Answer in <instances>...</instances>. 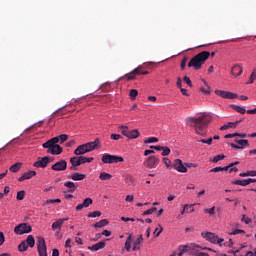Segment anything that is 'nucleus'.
<instances>
[{
    "instance_id": "5701e85b",
    "label": "nucleus",
    "mask_w": 256,
    "mask_h": 256,
    "mask_svg": "<svg viewBox=\"0 0 256 256\" xmlns=\"http://www.w3.org/2000/svg\"><path fill=\"white\" fill-rule=\"evenodd\" d=\"M201 81L205 85V87L200 88L201 93H204L205 95H209L211 93L209 91V89H211V86H209V84L207 83V81L205 79H201Z\"/></svg>"
},
{
    "instance_id": "39448f33",
    "label": "nucleus",
    "mask_w": 256,
    "mask_h": 256,
    "mask_svg": "<svg viewBox=\"0 0 256 256\" xmlns=\"http://www.w3.org/2000/svg\"><path fill=\"white\" fill-rule=\"evenodd\" d=\"M101 160L103 163L106 164L123 163L125 161V159H123V157L121 156L111 155L107 153L103 154Z\"/></svg>"
},
{
    "instance_id": "aec40b11",
    "label": "nucleus",
    "mask_w": 256,
    "mask_h": 256,
    "mask_svg": "<svg viewBox=\"0 0 256 256\" xmlns=\"http://www.w3.org/2000/svg\"><path fill=\"white\" fill-rule=\"evenodd\" d=\"M139 73H140L139 68H135L134 70H132L130 73L124 75L123 77H126L127 81H133Z\"/></svg>"
},
{
    "instance_id": "e433bc0d",
    "label": "nucleus",
    "mask_w": 256,
    "mask_h": 256,
    "mask_svg": "<svg viewBox=\"0 0 256 256\" xmlns=\"http://www.w3.org/2000/svg\"><path fill=\"white\" fill-rule=\"evenodd\" d=\"M54 139H58V143L60 141L61 144L65 143V141H67V139H69V135L67 134H61L57 137H54Z\"/></svg>"
},
{
    "instance_id": "13d9d810",
    "label": "nucleus",
    "mask_w": 256,
    "mask_h": 256,
    "mask_svg": "<svg viewBox=\"0 0 256 256\" xmlns=\"http://www.w3.org/2000/svg\"><path fill=\"white\" fill-rule=\"evenodd\" d=\"M180 251L185 254L187 253V251H189V246H180Z\"/></svg>"
},
{
    "instance_id": "dca6fc26",
    "label": "nucleus",
    "mask_w": 256,
    "mask_h": 256,
    "mask_svg": "<svg viewBox=\"0 0 256 256\" xmlns=\"http://www.w3.org/2000/svg\"><path fill=\"white\" fill-rule=\"evenodd\" d=\"M243 73V66L241 64H235L231 69V75L233 77H239V75H242Z\"/></svg>"
},
{
    "instance_id": "423d86ee",
    "label": "nucleus",
    "mask_w": 256,
    "mask_h": 256,
    "mask_svg": "<svg viewBox=\"0 0 256 256\" xmlns=\"http://www.w3.org/2000/svg\"><path fill=\"white\" fill-rule=\"evenodd\" d=\"M31 231H33V228L27 223H21L14 228L16 235H25V233H31Z\"/></svg>"
},
{
    "instance_id": "ddd939ff",
    "label": "nucleus",
    "mask_w": 256,
    "mask_h": 256,
    "mask_svg": "<svg viewBox=\"0 0 256 256\" xmlns=\"http://www.w3.org/2000/svg\"><path fill=\"white\" fill-rule=\"evenodd\" d=\"M173 167L176 169V171H178V173H187V166L183 164L181 159H175Z\"/></svg>"
},
{
    "instance_id": "b1692460",
    "label": "nucleus",
    "mask_w": 256,
    "mask_h": 256,
    "mask_svg": "<svg viewBox=\"0 0 256 256\" xmlns=\"http://www.w3.org/2000/svg\"><path fill=\"white\" fill-rule=\"evenodd\" d=\"M109 225V221L107 219H102L98 222H96L93 227H95L96 229H101V227H105Z\"/></svg>"
},
{
    "instance_id": "1a4fd4ad",
    "label": "nucleus",
    "mask_w": 256,
    "mask_h": 256,
    "mask_svg": "<svg viewBox=\"0 0 256 256\" xmlns=\"http://www.w3.org/2000/svg\"><path fill=\"white\" fill-rule=\"evenodd\" d=\"M57 143H59V138H52L45 143L42 144L44 149H47V153L53 155V149L56 147Z\"/></svg>"
},
{
    "instance_id": "603ef678",
    "label": "nucleus",
    "mask_w": 256,
    "mask_h": 256,
    "mask_svg": "<svg viewBox=\"0 0 256 256\" xmlns=\"http://www.w3.org/2000/svg\"><path fill=\"white\" fill-rule=\"evenodd\" d=\"M110 139H113V141H119V139H123V136L120 134H111Z\"/></svg>"
},
{
    "instance_id": "de8ad7c7",
    "label": "nucleus",
    "mask_w": 256,
    "mask_h": 256,
    "mask_svg": "<svg viewBox=\"0 0 256 256\" xmlns=\"http://www.w3.org/2000/svg\"><path fill=\"white\" fill-rule=\"evenodd\" d=\"M241 234L245 235V230L235 229L229 233V235H241Z\"/></svg>"
},
{
    "instance_id": "0eeeda50",
    "label": "nucleus",
    "mask_w": 256,
    "mask_h": 256,
    "mask_svg": "<svg viewBox=\"0 0 256 256\" xmlns=\"http://www.w3.org/2000/svg\"><path fill=\"white\" fill-rule=\"evenodd\" d=\"M37 251L39 256H47V244L45 243V238L41 236L37 238Z\"/></svg>"
},
{
    "instance_id": "49530a36",
    "label": "nucleus",
    "mask_w": 256,
    "mask_h": 256,
    "mask_svg": "<svg viewBox=\"0 0 256 256\" xmlns=\"http://www.w3.org/2000/svg\"><path fill=\"white\" fill-rule=\"evenodd\" d=\"M155 211H157V208L156 207H152L146 211L143 212V216L145 217L146 215H152V213H155Z\"/></svg>"
},
{
    "instance_id": "20e7f679",
    "label": "nucleus",
    "mask_w": 256,
    "mask_h": 256,
    "mask_svg": "<svg viewBox=\"0 0 256 256\" xmlns=\"http://www.w3.org/2000/svg\"><path fill=\"white\" fill-rule=\"evenodd\" d=\"M201 236L206 239V241H209L210 243H213L214 245H219L220 247L223 246V242L225 239L219 238L215 233L213 232H202Z\"/></svg>"
},
{
    "instance_id": "6ab92c4d",
    "label": "nucleus",
    "mask_w": 256,
    "mask_h": 256,
    "mask_svg": "<svg viewBox=\"0 0 256 256\" xmlns=\"http://www.w3.org/2000/svg\"><path fill=\"white\" fill-rule=\"evenodd\" d=\"M64 187H67V193H75V191H77V185L72 182V181H68L64 183Z\"/></svg>"
},
{
    "instance_id": "7ed1b4c3",
    "label": "nucleus",
    "mask_w": 256,
    "mask_h": 256,
    "mask_svg": "<svg viewBox=\"0 0 256 256\" xmlns=\"http://www.w3.org/2000/svg\"><path fill=\"white\" fill-rule=\"evenodd\" d=\"M95 149H101V140H99V138H96L93 142H88L78 146L74 150V155H85V153H91V151H95Z\"/></svg>"
},
{
    "instance_id": "338daca9",
    "label": "nucleus",
    "mask_w": 256,
    "mask_h": 256,
    "mask_svg": "<svg viewBox=\"0 0 256 256\" xmlns=\"http://www.w3.org/2000/svg\"><path fill=\"white\" fill-rule=\"evenodd\" d=\"M195 255L196 256H209V254L205 253V252H197Z\"/></svg>"
},
{
    "instance_id": "2f4dec72",
    "label": "nucleus",
    "mask_w": 256,
    "mask_h": 256,
    "mask_svg": "<svg viewBox=\"0 0 256 256\" xmlns=\"http://www.w3.org/2000/svg\"><path fill=\"white\" fill-rule=\"evenodd\" d=\"M24 242H26V244L29 246V247H35V237H33V235H29L27 237L26 240H24Z\"/></svg>"
},
{
    "instance_id": "393cba45",
    "label": "nucleus",
    "mask_w": 256,
    "mask_h": 256,
    "mask_svg": "<svg viewBox=\"0 0 256 256\" xmlns=\"http://www.w3.org/2000/svg\"><path fill=\"white\" fill-rule=\"evenodd\" d=\"M140 133L138 129H134V130H129L128 132V139H137V137H139Z\"/></svg>"
},
{
    "instance_id": "79ce46f5",
    "label": "nucleus",
    "mask_w": 256,
    "mask_h": 256,
    "mask_svg": "<svg viewBox=\"0 0 256 256\" xmlns=\"http://www.w3.org/2000/svg\"><path fill=\"white\" fill-rule=\"evenodd\" d=\"M17 201H23L25 199V190H21L17 193Z\"/></svg>"
},
{
    "instance_id": "6e6d98bb",
    "label": "nucleus",
    "mask_w": 256,
    "mask_h": 256,
    "mask_svg": "<svg viewBox=\"0 0 256 256\" xmlns=\"http://www.w3.org/2000/svg\"><path fill=\"white\" fill-rule=\"evenodd\" d=\"M187 61H188L187 57H184L182 59V62H181V69L182 70L185 69V67H187Z\"/></svg>"
},
{
    "instance_id": "69168bd1",
    "label": "nucleus",
    "mask_w": 256,
    "mask_h": 256,
    "mask_svg": "<svg viewBox=\"0 0 256 256\" xmlns=\"http://www.w3.org/2000/svg\"><path fill=\"white\" fill-rule=\"evenodd\" d=\"M74 144H75V140H71L66 143V147H73Z\"/></svg>"
},
{
    "instance_id": "9b49d317",
    "label": "nucleus",
    "mask_w": 256,
    "mask_h": 256,
    "mask_svg": "<svg viewBox=\"0 0 256 256\" xmlns=\"http://www.w3.org/2000/svg\"><path fill=\"white\" fill-rule=\"evenodd\" d=\"M144 165L145 167H148V169H155V167L159 165V158L157 156H150L144 162Z\"/></svg>"
},
{
    "instance_id": "c03bdc74",
    "label": "nucleus",
    "mask_w": 256,
    "mask_h": 256,
    "mask_svg": "<svg viewBox=\"0 0 256 256\" xmlns=\"http://www.w3.org/2000/svg\"><path fill=\"white\" fill-rule=\"evenodd\" d=\"M171 153V149L167 146H163L162 157H167Z\"/></svg>"
},
{
    "instance_id": "a878e982",
    "label": "nucleus",
    "mask_w": 256,
    "mask_h": 256,
    "mask_svg": "<svg viewBox=\"0 0 256 256\" xmlns=\"http://www.w3.org/2000/svg\"><path fill=\"white\" fill-rule=\"evenodd\" d=\"M21 165H23L21 162H17L9 168V171H11V173H18V171L21 170Z\"/></svg>"
},
{
    "instance_id": "412c9836",
    "label": "nucleus",
    "mask_w": 256,
    "mask_h": 256,
    "mask_svg": "<svg viewBox=\"0 0 256 256\" xmlns=\"http://www.w3.org/2000/svg\"><path fill=\"white\" fill-rule=\"evenodd\" d=\"M105 247V242L104 241H100L92 246H88V249L90 251H99L100 249H103Z\"/></svg>"
},
{
    "instance_id": "58836bf2",
    "label": "nucleus",
    "mask_w": 256,
    "mask_h": 256,
    "mask_svg": "<svg viewBox=\"0 0 256 256\" xmlns=\"http://www.w3.org/2000/svg\"><path fill=\"white\" fill-rule=\"evenodd\" d=\"M133 235H129L126 242H125V249L126 251H131V241H132Z\"/></svg>"
},
{
    "instance_id": "2eb2a0df",
    "label": "nucleus",
    "mask_w": 256,
    "mask_h": 256,
    "mask_svg": "<svg viewBox=\"0 0 256 256\" xmlns=\"http://www.w3.org/2000/svg\"><path fill=\"white\" fill-rule=\"evenodd\" d=\"M89 205H93V199L85 198L82 204L76 206V211H83V209L89 207Z\"/></svg>"
},
{
    "instance_id": "f8f14e48",
    "label": "nucleus",
    "mask_w": 256,
    "mask_h": 256,
    "mask_svg": "<svg viewBox=\"0 0 256 256\" xmlns=\"http://www.w3.org/2000/svg\"><path fill=\"white\" fill-rule=\"evenodd\" d=\"M52 171H67V160H59L51 166Z\"/></svg>"
},
{
    "instance_id": "a19ab883",
    "label": "nucleus",
    "mask_w": 256,
    "mask_h": 256,
    "mask_svg": "<svg viewBox=\"0 0 256 256\" xmlns=\"http://www.w3.org/2000/svg\"><path fill=\"white\" fill-rule=\"evenodd\" d=\"M137 95H139V91H137V89L130 90L129 96L131 97L132 101L137 99Z\"/></svg>"
},
{
    "instance_id": "bb28decb",
    "label": "nucleus",
    "mask_w": 256,
    "mask_h": 256,
    "mask_svg": "<svg viewBox=\"0 0 256 256\" xmlns=\"http://www.w3.org/2000/svg\"><path fill=\"white\" fill-rule=\"evenodd\" d=\"M230 107L232 109H234V111H236L237 113H241V115H245V113H247V110H245V108L241 107V106H237L235 104L230 105Z\"/></svg>"
},
{
    "instance_id": "f03ea898",
    "label": "nucleus",
    "mask_w": 256,
    "mask_h": 256,
    "mask_svg": "<svg viewBox=\"0 0 256 256\" xmlns=\"http://www.w3.org/2000/svg\"><path fill=\"white\" fill-rule=\"evenodd\" d=\"M209 57H211V53L209 51H202L191 58V60L188 62V67H193L195 71H199Z\"/></svg>"
},
{
    "instance_id": "4c0bfd02",
    "label": "nucleus",
    "mask_w": 256,
    "mask_h": 256,
    "mask_svg": "<svg viewBox=\"0 0 256 256\" xmlns=\"http://www.w3.org/2000/svg\"><path fill=\"white\" fill-rule=\"evenodd\" d=\"M234 185H240L241 187H247V185H249V182L247 179L244 180H235Z\"/></svg>"
},
{
    "instance_id": "9d476101",
    "label": "nucleus",
    "mask_w": 256,
    "mask_h": 256,
    "mask_svg": "<svg viewBox=\"0 0 256 256\" xmlns=\"http://www.w3.org/2000/svg\"><path fill=\"white\" fill-rule=\"evenodd\" d=\"M215 94L218 95V97H222V99H237V97H239L237 93L225 90H215Z\"/></svg>"
},
{
    "instance_id": "473e14b6",
    "label": "nucleus",
    "mask_w": 256,
    "mask_h": 256,
    "mask_svg": "<svg viewBox=\"0 0 256 256\" xmlns=\"http://www.w3.org/2000/svg\"><path fill=\"white\" fill-rule=\"evenodd\" d=\"M63 153V147H61L59 144H56L54 146V149L52 150V155H61Z\"/></svg>"
},
{
    "instance_id": "e2e57ef3",
    "label": "nucleus",
    "mask_w": 256,
    "mask_h": 256,
    "mask_svg": "<svg viewBox=\"0 0 256 256\" xmlns=\"http://www.w3.org/2000/svg\"><path fill=\"white\" fill-rule=\"evenodd\" d=\"M101 234L104 235L105 237H111V231L109 230H104Z\"/></svg>"
},
{
    "instance_id": "cd10ccee",
    "label": "nucleus",
    "mask_w": 256,
    "mask_h": 256,
    "mask_svg": "<svg viewBox=\"0 0 256 256\" xmlns=\"http://www.w3.org/2000/svg\"><path fill=\"white\" fill-rule=\"evenodd\" d=\"M113 175L107 173V172H101L99 175V179L101 181H109V179H112Z\"/></svg>"
},
{
    "instance_id": "8fccbe9b",
    "label": "nucleus",
    "mask_w": 256,
    "mask_h": 256,
    "mask_svg": "<svg viewBox=\"0 0 256 256\" xmlns=\"http://www.w3.org/2000/svg\"><path fill=\"white\" fill-rule=\"evenodd\" d=\"M204 213H208V215H215V206L204 209Z\"/></svg>"
},
{
    "instance_id": "ea45409f",
    "label": "nucleus",
    "mask_w": 256,
    "mask_h": 256,
    "mask_svg": "<svg viewBox=\"0 0 256 256\" xmlns=\"http://www.w3.org/2000/svg\"><path fill=\"white\" fill-rule=\"evenodd\" d=\"M119 129H120L122 135H124V137H128L129 131H130L129 127H127V126H120Z\"/></svg>"
},
{
    "instance_id": "4be33fe9",
    "label": "nucleus",
    "mask_w": 256,
    "mask_h": 256,
    "mask_svg": "<svg viewBox=\"0 0 256 256\" xmlns=\"http://www.w3.org/2000/svg\"><path fill=\"white\" fill-rule=\"evenodd\" d=\"M86 177L87 175L81 173H74L71 176H69V178L72 179V181H83V179H85Z\"/></svg>"
},
{
    "instance_id": "3c124183",
    "label": "nucleus",
    "mask_w": 256,
    "mask_h": 256,
    "mask_svg": "<svg viewBox=\"0 0 256 256\" xmlns=\"http://www.w3.org/2000/svg\"><path fill=\"white\" fill-rule=\"evenodd\" d=\"M159 139L157 137H150L144 141V143H158Z\"/></svg>"
},
{
    "instance_id": "09e8293b",
    "label": "nucleus",
    "mask_w": 256,
    "mask_h": 256,
    "mask_svg": "<svg viewBox=\"0 0 256 256\" xmlns=\"http://www.w3.org/2000/svg\"><path fill=\"white\" fill-rule=\"evenodd\" d=\"M88 217H101V211H94V212H89Z\"/></svg>"
},
{
    "instance_id": "72a5a7b5",
    "label": "nucleus",
    "mask_w": 256,
    "mask_h": 256,
    "mask_svg": "<svg viewBox=\"0 0 256 256\" xmlns=\"http://www.w3.org/2000/svg\"><path fill=\"white\" fill-rule=\"evenodd\" d=\"M27 249H29V246H28L27 242H25V241H22L18 245V251H20V253H23V252L27 251Z\"/></svg>"
},
{
    "instance_id": "5fc2aeb1",
    "label": "nucleus",
    "mask_w": 256,
    "mask_h": 256,
    "mask_svg": "<svg viewBox=\"0 0 256 256\" xmlns=\"http://www.w3.org/2000/svg\"><path fill=\"white\" fill-rule=\"evenodd\" d=\"M220 171H223L221 166H217L215 168H212L209 172L210 173H219Z\"/></svg>"
},
{
    "instance_id": "c9c22d12",
    "label": "nucleus",
    "mask_w": 256,
    "mask_h": 256,
    "mask_svg": "<svg viewBox=\"0 0 256 256\" xmlns=\"http://www.w3.org/2000/svg\"><path fill=\"white\" fill-rule=\"evenodd\" d=\"M142 240H143V235H140L138 239L135 240L132 250L137 251V249H140L139 245H141Z\"/></svg>"
},
{
    "instance_id": "6e6552de",
    "label": "nucleus",
    "mask_w": 256,
    "mask_h": 256,
    "mask_svg": "<svg viewBox=\"0 0 256 256\" xmlns=\"http://www.w3.org/2000/svg\"><path fill=\"white\" fill-rule=\"evenodd\" d=\"M51 161H53V158L49 156H44L42 158H39L36 162H34L33 167L45 169V167H47V165H49Z\"/></svg>"
},
{
    "instance_id": "0e129e2a",
    "label": "nucleus",
    "mask_w": 256,
    "mask_h": 256,
    "mask_svg": "<svg viewBox=\"0 0 256 256\" xmlns=\"http://www.w3.org/2000/svg\"><path fill=\"white\" fill-rule=\"evenodd\" d=\"M181 83H183V80L181 78H177L176 85H177L178 89H181V87H182Z\"/></svg>"
},
{
    "instance_id": "7c9ffc66",
    "label": "nucleus",
    "mask_w": 256,
    "mask_h": 256,
    "mask_svg": "<svg viewBox=\"0 0 256 256\" xmlns=\"http://www.w3.org/2000/svg\"><path fill=\"white\" fill-rule=\"evenodd\" d=\"M240 177H256V170H248L246 172L240 173Z\"/></svg>"
},
{
    "instance_id": "a211bd4d",
    "label": "nucleus",
    "mask_w": 256,
    "mask_h": 256,
    "mask_svg": "<svg viewBox=\"0 0 256 256\" xmlns=\"http://www.w3.org/2000/svg\"><path fill=\"white\" fill-rule=\"evenodd\" d=\"M35 175H37V172L35 171H28V172H25L19 179L18 181L22 182V181H25L27 179H31L32 177H35Z\"/></svg>"
},
{
    "instance_id": "680f3d73",
    "label": "nucleus",
    "mask_w": 256,
    "mask_h": 256,
    "mask_svg": "<svg viewBox=\"0 0 256 256\" xmlns=\"http://www.w3.org/2000/svg\"><path fill=\"white\" fill-rule=\"evenodd\" d=\"M133 199H134L133 195H128L126 196L125 201H127V203H133Z\"/></svg>"
},
{
    "instance_id": "864d4df0",
    "label": "nucleus",
    "mask_w": 256,
    "mask_h": 256,
    "mask_svg": "<svg viewBox=\"0 0 256 256\" xmlns=\"http://www.w3.org/2000/svg\"><path fill=\"white\" fill-rule=\"evenodd\" d=\"M184 83L188 84L190 87H193V82H191V79L188 76L183 77Z\"/></svg>"
},
{
    "instance_id": "f3484780",
    "label": "nucleus",
    "mask_w": 256,
    "mask_h": 256,
    "mask_svg": "<svg viewBox=\"0 0 256 256\" xmlns=\"http://www.w3.org/2000/svg\"><path fill=\"white\" fill-rule=\"evenodd\" d=\"M65 221H69V218L58 219L56 222H54L52 224L53 231H55L56 229H59V231H61V227H63V223H65Z\"/></svg>"
},
{
    "instance_id": "052dcab7",
    "label": "nucleus",
    "mask_w": 256,
    "mask_h": 256,
    "mask_svg": "<svg viewBox=\"0 0 256 256\" xmlns=\"http://www.w3.org/2000/svg\"><path fill=\"white\" fill-rule=\"evenodd\" d=\"M242 221H244V223H246V225H249V223H251V218L243 215Z\"/></svg>"
},
{
    "instance_id": "4468645a",
    "label": "nucleus",
    "mask_w": 256,
    "mask_h": 256,
    "mask_svg": "<svg viewBox=\"0 0 256 256\" xmlns=\"http://www.w3.org/2000/svg\"><path fill=\"white\" fill-rule=\"evenodd\" d=\"M71 166L69 167L70 171H77V168L81 166V162L78 156H74L70 158Z\"/></svg>"
},
{
    "instance_id": "f257e3e1",
    "label": "nucleus",
    "mask_w": 256,
    "mask_h": 256,
    "mask_svg": "<svg viewBox=\"0 0 256 256\" xmlns=\"http://www.w3.org/2000/svg\"><path fill=\"white\" fill-rule=\"evenodd\" d=\"M187 123L190 127L195 129L197 135L201 137H207V130L205 128L211 123V117L208 115H202L198 118L189 117Z\"/></svg>"
},
{
    "instance_id": "a18cd8bd",
    "label": "nucleus",
    "mask_w": 256,
    "mask_h": 256,
    "mask_svg": "<svg viewBox=\"0 0 256 256\" xmlns=\"http://www.w3.org/2000/svg\"><path fill=\"white\" fill-rule=\"evenodd\" d=\"M223 159H225V155L221 154V155H216L213 158V163H219V161H223Z\"/></svg>"
},
{
    "instance_id": "c85d7f7f",
    "label": "nucleus",
    "mask_w": 256,
    "mask_h": 256,
    "mask_svg": "<svg viewBox=\"0 0 256 256\" xmlns=\"http://www.w3.org/2000/svg\"><path fill=\"white\" fill-rule=\"evenodd\" d=\"M222 171H229V173H233V171L235 173H237V171H239V169L237 167H233V164H228L225 167H222Z\"/></svg>"
},
{
    "instance_id": "bf43d9fd",
    "label": "nucleus",
    "mask_w": 256,
    "mask_h": 256,
    "mask_svg": "<svg viewBox=\"0 0 256 256\" xmlns=\"http://www.w3.org/2000/svg\"><path fill=\"white\" fill-rule=\"evenodd\" d=\"M163 161L166 167H171V160L169 158H163Z\"/></svg>"
},
{
    "instance_id": "f704fd0d",
    "label": "nucleus",
    "mask_w": 256,
    "mask_h": 256,
    "mask_svg": "<svg viewBox=\"0 0 256 256\" xmlns=\"http://www.w3.org/2000/svg\"><path fill=\"white\" fill-rule=\"evenodd\" d=\"M235 143H237L239 145V147H242V149H243V147H249V140H245V139L239 140V139H236Z\"/></svg>"
},
{
    "instance_id": "37998d69",
    "label": "nucleus",
    "mask_w": 256,
    "mask_h": 256,
    "mask_svg": "<svg viewBox=\"0 0 256 256\" xmlns=\"http://www.w3.org/2000/svg\"><path fill=\"white\" fill-rule=\"evenodd\" d=\"M256 80V71H253L249 77V81L247 82L248 85H251Z\"/></svg>"
},
{
    "instance_id": "774afa93",
    "label": "nucleus",
    "mask_w": 256,
    "mask_h": 256,
    "mask_svg": "<svg viewBox=\"0 0 256 256\" xmlns=\"http://www.w3.org/2000/svg\"><path fill=\"white\" fill-rule=\"evenodd\" d=\"M52 256H59V250L58 249H53L52 250Z\"/></svg>"
},
{
    "instance_id": "4d7b16f0",
    "label": "nucleus",
    "mask_w": 256,
    "mask_h": 256,
    "mask_svg": "<svg viewBox=\"0 0 256 256\" xmlns=\"http://www.w3.org/2000/svg\"><path fill=\"white\" fill-rule=\"evenodd\" d=\"M5 243V234L0 231V246Z\"/></svg>"
},
{
    "instance_id": "c756f323",
    "label": "nucleus",
    "mask_w": 256,
    "mask_h": 256,
    "mask_svg": "<svg viewBox=\"0 0 256 256\" xmlns=\"http://www.w3.org/2000/svg\"><path fill=\"white\" fill-rule=\"evenodd\" d=\"M78 159L80 161V165H85V163H91L93 161V157H85V156H78Z\"/></svg>"
}]
</instances>
